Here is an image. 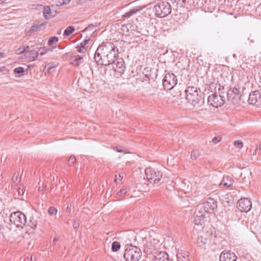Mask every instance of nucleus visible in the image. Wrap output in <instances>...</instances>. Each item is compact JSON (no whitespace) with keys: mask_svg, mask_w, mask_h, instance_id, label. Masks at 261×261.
I'll use <instances>...</instances> for the list:
<instances>
[{"mask_svg":"<svg viewBox=\"0 0 261 261\" xmlns=\"http://www.w3.org/2000/svg\"><path fill=\"white\" fill-rule=\"evenodd\" d=\"M118 49L114 43L103 42L98 47L94 59L97 65L108 66L118 60Z\"/></svg>","mask_w":261,"mask_h":261,"instance_id":"nucleus-1","label":"nucleus"},{"mask_svg":"<svg viewBox=\"0 0 261 261\" xmlns=\"http://www.w3.org/2000/svg\"><path fill=\"white\" fill-rule=\"evenodd\" d=\"M186 96V98L188 102L194 107H199L200 103H204L201 99V95H199L200 91L195 86H189L185 91Z\"/></svg>","mask_w":261,"mask_h":261,"instance_id":"nucleus-2","label":"nucleus"},{"mask_svg":"<svg viewBox=\"0 0 261 261\" xmlns=\"http://www.w3.org/2000/svg\"><path fill=\"white\" fill-rule=\"evenodd\" d=\"M141 256V249L132 245L127 247L124 253V257L127 261H138Z\"/></svg>","mask_w":261,"mask_h":261,"instance_id":"nucleus-3","label":"nucleus"},{"mask_svg":"<svg viewBox=\"0 0 261 261\" xmlns=\"http://www.w3.org/2000/svg\"><path fill=\"white\" fill-rule=\"evenodd\" d=\"M153 11L158 17L163 18L171 13V8L168 2H162L154 6Z\"/></svg>","mask_w":261,"mask_h":261,"instance_id":"nucleus-4","label":"nucleus"},{"mask_svg":"<svg viewBox=\"0 0 261 261\" xmlns=\"http://www.w3.org/2000/svg\"><path fill=\"white\" fill-rule=\"evenodd\" d=\"M10 221L12 224H14L17 227L23 228L26 222L25 216L20 212H16L11 214Z\"/></svg>","mask_w":261,"mask_h":261,"instance_id":"nucleus-5","label":"nucleus"},{"mask_svg":"<svg viewBox=\"0 0 261 261\" xmlns=\"http://www.w3.org/2000/svg\"><path fill=\"white\" fill-rule=\"evenodd\" d=\"M177 83V79L173 73H167L163 79V86L166 90L172 89Z\"/></svg>","mask_w":261,"mask_h":261,"instance_id":"nucleus-6","label":"nucleus"},{"mask_svg":"<svg viewBox=\"0 0 261 261\" xmlns=\"http://www.w3.org/2000/svg\"><path fill=\"white\" fill-rule=\"evenodd\" d=\"M145 173L146 178L151 183H158L161 179L163 175L161 171L150 167L145 169Z\"/></svg>","mask_w":261,"mask_h":261,"instance_id":"nucleus-7","label":"nucleus"},{"mask_svg":"<svg viewBox=\"0 0 261 261\" xmlns=\"http://www.w3.org/2000/svg\"><path fill=\"white\" fill-rule=\"evenodd\" d=\"M225 99L223 95L220 93L217 94V92H215L212 95H210L207 98L208 103L213 107L218 108L223 105L225 103Z\"/></svg>","mask_w":261,"mask_h":261,"instance_id":"nucleus-8","label":"nucleus"},{"mask_svg":"<svg viewBox=\"0 0 261 261\" xmlns=\"http://www.w3.org/2000/svg\"><path fill=\"white\" fill-rule=\"evenodd\" d=\"M202 205V207L207 213H213L217 208V202L212 198H208Z\"/></svg>","mask_w":261,"mask_h":261,"instance_id":"nucleus-9","label":"nucleus"},{"mask_svg":"<svg viewBox=\"0 0 261 261\" xmlns=\"http://www.w3.org/2000/svg\"><path fill=\"white\" fill-rule=\"evenodd\" d=\"M237 207L241 212H247L251 210L252 202L247 198H241L237 202Z\"/></svg>","mask_w":261,"mask_h":261,"instance_id":"nucleus-10","label":"nucleus"},{"mask_svg":"<svg viewBox=\"0 0 261 261\" xmlns=\"http://www.w3.org/2000/svg\"><path fill=\"white\" fill-rule=\"evenodd\" d=\"M248 102L251 105L260 106L261 92L259 91H255L251 93L249 96Z\"/></svg>","mask_w":261,"mask_h":261,"instance_id":"nucleus-11","label":"nucleus"},{"mask_svg":"<svg viewBox=\"0 0 261 261\" xmlns=\"http://www.w3.org/2000/svg\"><path fill=\"white\" fill-rule=\"evenodd\" d=\"M237 256L230 251H223L220 256V261H236Z\"/></svg>","mask_w":261,"mask_h":261,"instance_id":"nucleus-12","label":"nucleus"},{"mask_svg":"<svg viewBox=\"0 0 261 261\" xmlns=\"http://www.w3.org/2000/svg\"><path fill=\"white\" fill-rule=\"evenodd\" d=\"M113 68H114L115 72L118 73V75H121L123 74L125 69V63L123 60L122 59H119L115 64V66H113Z\"/></svg>","mask_w":261,"mask_h":261,"instance_id":"nucleus-13","label":"nucleus"},{"mask_svg":"<svg viewBox=\"0 0 261 261\" xmlns=\"http://www.w3.org/2000/svg\"><path fill=\"white\" fill-rule=\"evenodd\" d=\"M233 182L232 177L228 176H224L219 185L221 188H229L232 185Z\"/></svg>","mask_w":261,"mask_h":261,"instance_id":"nucleus-14","label":"nucleus"},{"mask_svg":"<svg viewBox=\"0 0 261 261\" xmlns=\"http://www.w3.org/2000/svg\"><path fill=\"white\" fill-rule=\"evenodd\" d=\"M154 261H170L168 254L165 251H160L154 256Z\"/></svg>","mask_w":261,"mask_h":261,"instance_id":"nucleus-15","label":"nucleus"},{"mask_svg":"<svg viewBox=\"0 0 261 261\" xmlns=\"http://www.w3.org/2000/svg\"><path fill=\"white\" fill-rule=\"evenodd\" d=\"M38 55L39 54L38 51L34 49H32L29 51H27L24 55V56L28 61H33L36 60V59L38 56Z\"/></svg>","mask_w":261,"mask_h":261,"instance_id":"nucleus-16","label":"nucleus"},{"mask_svg":"<svg viewBox=\"0 0 261 261\" xmlns=\"http://www.w3.org/2000/svg\"><path fill=\"white\" fill-rule=\"evenodd\" d=\"M56 11L53 12L48 6H45L43 9V16L45 19H50L56 16Z\"/></svg>","mask_w":261,"mask_h":261,"instance_id":"nucleus-17","label":"nucleus"},{"mask_svg":"<svg viewBox=\"0 0 261 261\" xmlns=\"http://www.w3.org/2000/svg\"><path fill=\"white\" fill-rule=\"evenodd\" d=\"M89 41L90 39H86L84 41L81 42L80 45H78L77 47V48L79 47V48L77 49V51L80 53H85L88 47L87 44L89 43Z\"/></svg>","mask_w":261,"mask_h":261,"instance_id":"nucleus-18","label":"nucleus"},{"mask_svg":"<svg viewBox=\"0 0 261 261\" xmlns=\"http://www.w3.org/2000/svg\"><path fill=\"white\" fill-rule=\"evenodd\" d=\"M73 58H74V59L71 62V64L74 65V66L78 67L84 62L83 57L80 55L74 56Z\"/></svg>","mask_w":261,"mask_h":261,"instance_id":"nucleus-19","label":"nucleus"},{"mask_svg":"<svg viewBox=\"0 0 261 261\" xmlns=\"http://www.w3.org/2000/svg\"><path fill=\"white\" fill-rule=\"evenodd\" d=\"M206 212L201 206H198L194 212L193 217H205Z\"/></svg>","mask_w":261,"mask_h":261,"instance_id":"nucleus-20","label":"nucleus"},{"mask_svg":"<svg viewBox=\"0 0 261 261\" xmlns=\"http://www.w3.org/2000/svg\"><path fill=\"white\" fill-rule=\"evenodd\" d=\"M206 242H207V239L201 236L200 237H199L197 239V246L202 249L206 250Z\"/></svg>","mask_w":261,"mask_h":261,"instance_id":"nucleus-21","label":"nucleus"},{"mask_svg":"<svg viewBox=\"0 0 261 261\" xmlns=\"http://www.w3.org/2000/svg\"><path fill=\"white\" fill-rule=\"evenodd\" d=\"M219 17V20L223 23H227L229 21L230 18H231V15L225 12H222L219 16H217Z\"/></svg>","mask_w":261,"mask_h":261,"instance_id":"nucleus-22","label":"nucleus"},{"mask_svg":"<svg viewBox=\"0 0 261 261\" xmlns=\"http://www.w3.org/2000/svg\"><path fill=\"white\" fill-rule=\"evenodd\" d=\"M232 93L234 96H233V99H236L237 102L238 100L240 99V90L237 88H233L232 89H230V93Z\"/></svg>","mask_w":261,"mask_h":261,"instance_id":"nucleus-23","label":"nucleus"},{"mask_svg":"<svg viewBox=\"0 0 261 261\" xmlns=\"http://www.w3.org/2000/svg\"><path fill=\"white\" fill-rule=\"evenodd\" d=\"M142 8L140 9H133L125 13L122 16V17L124 18H129L132 16L133 15L135 14L137 12H139Z\"/></svg>","mask_w":261,"mask_h":261,"instance_id":"nucleus-24","label":"nucleus"},{"mask_svg":"<svg viewBox=\"0 0 261 261\" xmlns=\"http://www.w3.org/2000/svg\"><path fill=\"white\" fill-rule=\"evenodd\" d=\"M204 218L205 217H193V222L195 225L202 226L205 222Z\"/></svg>","mask_w":261,"mask_h":261,"instance_id":"nucleus-25","label":"nucleus"},{"mask_svg":"<svg viewBox=\"0 0 261 261\" xmlns=\"http://www.w3.org/2000/svg\"><path fill=\"white\" fill-rule=\"evenodd\" d=\"M177 261H189L188 256L186 253H179L177 254Z\"/></svg>","mask_w":261,"mask_h":261,"instance_id":"nucleus-26","label":"nucleus"},{"mask_svg":"<svg viewBox=\"0 0 261 261\" xmlns=\"http://www.w3.org/2000/svg\"><path fill=\"white\" fill-rule=\"evenodd\" d=\"M201 154L200 151L197 149H194L192 151L191 158L192 160H196Z\"/></svg>","mask_w":261,"mask_h":261,"instance_id":"nucleus-27","label":"nucleus"},{"mask_svg":"<svg viewBox=\"0 0 261 261\" xmlns=\"http://www.w3.org/2000/svg\"><path fill=\"white\" fill-rule=\"evenodd\" d=\"M75 31V28L73 26L67 27L64 32V35L68 36L71 35Z\"/></svg>","mask_w":261,"mask_h":261,"instance_id":"nucleus-28","label":"nucleus"},{"mask_svg":"<svg viewBox=\"0 0 261 261\" xmlns=\"http://www.w3.org/2000/svg\"><path fill=\"white\" fill-rule=\"evenodd\" d=\"M120 248V244L117 242L115 241L112 243V250L113 252H116Z\"/></svg>","mask_w":261,"mask_h":261,"instance_id":"nucleus-29","label":"nucleus"},{"mask_svg":"<svg viewBox=\"0 0 261 261\" xmlns=\"http://www.w3.org/2000/svg\"><path fill=\"white\" fill-rule=\"evenodd\" d=\"M234 96L233 94L232 93H230V90H228L227 92V99L228 100L230 101L232 103H233L234 105L238 103L236 99H233V96Z\"/></svg>","mask_w":261,"mask_h":261,"instance_id":"nucleus-30","label":"nucleus"},{"mask_svg":"<svg viewBox=\"0 0 261 261\" xmlns=\"http://www.w3.org/2000/svg\"><path fill=\"white\" fill-rule=\"evenodd\" d=\"M42 25H39L36 23H34L30 28V31L31 32H36L40 30Z\"/></svg>","mask_w":261,"mask_h":261,"instance_id":"nucleus-31","label":"nucleus"},{"mask_svg":"<svg viewBox=\"0 0 261 261\" xmlns=\"http://www.w3.org/2000/svg\"><path fill=\"white\" fill-rule=\"evenodd\" d=\"M224 90V86H221L220 84H216L215 87V92H217L218 91L219 94L220 93L221 95H223L225 92H223L222 90Z\"/></svg>","mask_w":261,"mask_h":261,"instance_id":"nucleus-32","label":"nucleus"},{"mask_svg":"<svg viewBox=\"0 0 261 261\" xmlns=\"http://www.w3.org/2000/svg\"><path fill=\"white\" fill-rule=\"evenodd\" d=\"M58 40L59 38L57 37H51L48 41V44L50 46L53 45L54 44L57 43Z\"/></svg>","mask_w":261,"mask_h":261,"instance_id":"nucleus-33","label":"nucleus"},{"mask_svg":"<svg viewBox=\"0 0 261 261\" xmlns=\"http://www.w3.org/2000/svg\"><path fill=\"white\" fill-rule=\"evenodd\" d=\"M37 225V221L33 218L30 219V222L28 224V225L30 226V228H36Z\"/></svg>","mask_w":261,"mask_h":261,"instance_id":"nucleus-34","label":"nucleus"},{"mask_svg":"<svg viewBox=\"0 0 261 261\" xmlns=\"http://www.w3.org/2000/svg\"><path fill=\"white\" fill-rule=\"evenodd\" d=\"M24 72V68L21 67H19L14 69V73L15 74H22Z\"/></svg>","mask_w":261,"mask_h":261,"instance_id":"nucleus-35","label":"nucleus"},{"mask_svg":"<svg viewBox=\"0 0 261 261\" xmlns=\"http://www.w3.org/2000/svg\"><path fill=\"white\" fill-rule=\"evenodd\" d=\"M233 145L238 148H242L243 147V143L241 140L235 141L233 143Z\"/></svg>","mask_w":261,"mask_h":261,"instance_id":"nucleus-36","label":"nucleus"},{"mask_svg":"<svg viewBox=\"0 0 261 261\" xmlns=\"http://www.w3.org/2000/svg\"><path fill=\"white\" fill-rule=\"evenodd\" d=\"M76 162L75 157L74 155H71L68 159V165L71 166Z\"/></svg>","mask_w":261,"mask_h":261,"instance_id":"nucleus-37","label":"nucleus"},{"mask_svg":"<svg viewBox=\"0 0 261 261\" xmlns=\"http://www.w3.org/2000/svg\"><path fill=\"white\" fill-rule=\"evenodd\" d=\"M128 189L127 188H123L121 189L117 193V196L119 197L121 196L122 194H125L128 192Z\"/></svg>","mask_w":261,"mask_h":261,"instance_id":"nucleus-38","label":"nucleus"},{"mask_svg":"<svg viewBox=\"0 0 261 261\" xmlns=\"http://www.w3.org/2000/svg\"><path fill=\"white\" fill-rule=\"evenodd\" d=\"M48 212L49 214V215H54L57 214V210L54 207L51 206L48 208Z\"/></svg>","mask_w":261,"mask_h":261,"instance_id":"nucleus-39","label":"nucleus"},{"mask_svg":"<svg viewBox=\"0 0 261 261\" xmlns=\"http://www.w3.org/2000/svg\"><path fill=\"white\" fill-rule=\"evenodd\" d=\"M71 0H58V5H66L70 2Z\"/></svg>","mask_w":261,"mask_h":261,"instance_id":"nucleus-40","label":"nucleus"},{"mask_svg":"<svg viewBox=\"0 0 261 261\" xmlns=\"http://www.w3.org/2000/svg\"><path fill=\"white\" fill-rule=\"evenodd\" d=\"M240 67L243 70L245 71H248L249 70V67H248V64L247 63H243L242 65H240Z\"/></svg>","mask_w":261,"mask_h":261,"instance_id":"nucleus-41","label":"nucleus"},{"mask_svg":"<svg viewBox=\"0 0 261 261\" xmlns=\"http://www.w3.org/2000/svg\"><path fill=\"white\" fill-rule=\"evenodd\" d=\"M46 69L47 71H49L50 72H53L54 71L55 67L52 66L50 64H48L46 65Z\"/></svg>","mask_w":261,"mask_h":261,"instance_id":"nucleus-42","label":"nucleus"},{"mask_svg":"<svg viewBox=\"0 0 261 261\" xmlns=\"http://www.w3.org/2000/svg\"><path fill=\"white\" fill-rule=\"evenodd\" d=\"M18 174L14 173L12 177V181L13 183H16L18 179Z\"/></svg>","mask_w":261,"mask_h":261,"instance_id":"nucleus-43","label":"nucleus"},{"mask_svg":"<svg viewBox=\"0 0 261 261\" xmlns=\"http://www.w3.org/2000/svg\"><path fill=\"white\" fill-rule=\"evenodd\" d=\"M221 138L220 137H215L213 138L212 142L215 144H217L221 141Z\"/></svg>","mask_w":261,"mask_h":261,"instance_id":"nucleus-44","label":"nucleus"},{"mask_svg":"<svg viewBox=\"0 0 261 261\" xmlns=\"http://www.w3.org/2000/svg\"><path fill=\"white\" fill-rule=\"evenodd\" d=\"M16 53L17 54H24V49H23V46L18 48L16 50Z\"/></svg>","mask_w":261,"mask_h":261,"instance_id":"nucleus-45","label":"nucleus"},{"mask_svg":"<svg viewBox=\"0 0 261 261\" xmlns=\"http://www.w3.org/2000/svg\"><path fill=\"white\" fill-rule=\"evenodd\" d=\"M79 227H80V223L79 222V221H74L73 222V228H78Z\"/></svg>","mask_w":261,"mask_h":261,"instance_id":"nucleus-46","label":"nucleus"},{"mask_svg":"<svg viewBox=\"0 0 261 261\" xmlns=\"http://www.w3.org/2000/svg\"><path fill=\"white\" fill-rule=\"evenodd\" d=\"M17 192L19 195H23L24 193V190L23 189H18L17 190Z\"/></svg>","mask_w":261,"mask_h":261,"instance_id":"nucleus-47","label":"nucleus"},{"mask_svg":"<svg viewBox=\"0 0 261 261\" xmlns=\"http://www.w3.org/2000/svg\"><path fill=\"white\" fill-rule=\"evenodd\" d=\"M23 49H24V55L27 51H29L30 50V47L29 45H26L25 46H23Z\"/></svg>","mask_w":261,"mask_h":261,"instance_id":"nucleus-48","label":"nucleus"},{"mask_svg":"<svg viewBox=\"0 0 261 261\" xmlns=\"http://www.w3.org/2000/svg\"><path fill=\"white\" fill-rule=\"evenodd\" d=\"M256 148L258 150V154H260L261 153V143Z\"/></svg>","mask_w":261,"mask_h":261,"instance_id":"nucleus-49","label":"nucleus"},{"mask_svg":"<svg viewBox=\"0 0 261 261\" xmlns=\"http://www.w3.org/2000/svg\"><path fill=\"white\" fill-rule=\"evenodd\" d=\"M94 26L93 25H89L88 27L86 28V31L92 30Z\"/></svg>","mask_w":261,"mask_h":261,"instance_id":"nucleus-50","label":"nucleus"},{"mask_svg":"<svg viewBox=\"0 0 261 261\" xmlns=\"http://www.w3.org/2000/svg\"><path fill=\"white\" fill-rule=\"evenodd\" d=\"M43 72L45 73V74L47 73H49V71H47V69H46V65H45V67L44 68Z\"/></svg>","mask_w":261,"mask_h":261,"instance_id":"nucleus-51","label":"nucleus"},{"mask_svg":"<svg viewBox=\"0 0 261 261\" xmlns=\"http://www.w3.org/2000/svg\"><path fill=\"white\" fill-rule=\"evenodd\" d=\"M258 152V150H257V148L253 151L252 155H254L257 154V152Z\"/></svg>","mask_w":261,"mask_h":261,"instance_id":"nucleus-52","label":"nucleus"},{"mask_svg":"<svg viewBox=\"0 0 261 261\" xmlns=\"http://www.w3.org/2000/svg\"><path fill=\"white\" fill-rule=\"evenodd\" d=\"M117 151L118 152H124V151L123 150H119V149H117Z\"/></svg>","mask_w":261,"mask_h":261,"instance_id":"nucleus-53","label":"nucleus"},{"mask_svg":"<svg viewBox=\"0 0 261 261\" xmlns=\"http://www.w3.org/2000/svg\"><path fill=\"white\" fill-rule=\"evenodd\" d=\"M45 54V52H42V53H40V55H41V56H43V55H44Z\"/></svg>","mask_w":261,"mask_h":261,"instance_id":"nucleus-54","label":"nucleus"},{"mask_svg":"<svg viewBox=\"0 0 261 261\" xmlns=\"http://www.w3.org/2000/svg\"><path fill=\"white\" fill-rule=\"evenodd\" d=\"M57 241V239L56 238H54L53 240V242L55 243Z\"/></svg>","mask_w":261,"mask_h":261,"instance_id":"nucleus-55","label":"nucleus"},{"mask_svg":"<svg viewBox=\"0 0 261 261\" xmlns=\"http://www.w3.org/2000/svg\"><path fill=\"white\" fill-rule=\"evenodd\" d=\"M2 55V53H1V54H0V57L1 56V55Z\"/></svg>","mask_w":261,"mask_h":261,"instance_id":"nucleus-56","label":"nucleus"},{"mask_svg":"<svg viewBox=\"0 0 261 261\" xmlns=\"http://www.w3.org/2000/svg\"><path fill=\"white\" fill-rule=\"evenodd\" d=\"M259 7H261V4L259 5Z\"/></svg>","mask_w":261,"mask_h":261,"instance_id":"nucleus-57","label":"nucleus"}]
</instances>
